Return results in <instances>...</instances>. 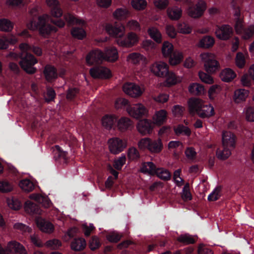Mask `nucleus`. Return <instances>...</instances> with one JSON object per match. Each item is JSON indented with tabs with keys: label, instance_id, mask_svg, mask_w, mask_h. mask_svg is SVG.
Returning a JSON list of instances; mask_svg holds the SVG:
<instances>
[{
	"label": "nucleus",
	"instance_id": "obj_36",
	"mask_svg": "<svg viewBox=\"0 0 254 254\" xmlns=\"http://www.w3.org/2000/svg\"><path fill=\"white\" fill-rule=\"evenodd\" d=\"M141 171L143 173H148L150 175L156 174L158 169L152 162L144 163L141 168Z\"/></svg>",
	"mask_w": 254,
	"mask_h": 254
},
{
	"label": "nucleus",
	"instance_id": "obj_31",
	"mask_svg": "<svg viewBox=\"0 0 254 254\" xmlns=\"http://www.w3.org/2000/svg\"><path fill=\"white\" fill-rule=\"evenodd\" d=\"M249 91L244 89H238L234 92V99L235 102L240 103L245 100L249 95Z\"/></svg>",
	"mask_w": 254,
	"mask_h": 254
},
{
	"label": "nucleus",
	"instance_id": "obj_40",
	"mask_svg": "<svg viewBox=\"0 0 254 254\" xmlns=\"http://www.w3.org/2000/svg\"><path fill=\"white\" fill-rule=\"evenodd\" d=\"M177 241L185 245L193 244L196 242L195 239L189 234L181 235L177 238Z\"/></svg>",
	"mask_w": 254,
	"mask_h": 254
},
{
	"label": "nucleus",
	"instance_id": "obj_62",
	"mask_svg": "<svg viewBox=\"0 0 254 254\" xmlns=\"http://www.w3.org/2000/svg\"><path fill=\"white\" fill-rule=\"evenodd\" d=\"M78 93V90L76 88H69L67 91L66 98L68 100H72Z\"/></svg>",
	"mask_w": 254,
	"mask_h": 254
},
{
	"label": "nucleus",
	"instance_id": "obj_37",
	"mask_svg": "<svg viewBox=\"0 0 254 254\" xmlns=\"http://www.w3.org/2000/svg\"><path fill=\"white\" fill-rule=\"evenodd\" d=\"M116 118L112 115H105L102 120V125L107 129H110L112 128L116 122Z\"/></svg>",
	"mask_w": 254,
	"mask_h": 254
},
{
	"label": "nucleus",
	"instance_id": "obj_63",
	"mask_svg": "<svg viewBox=\"0 0 254 254\" xmlns=\"http://www.w3.org/2000/svg\"><path fill=\"white\" fill-rule=\"evenodd\" d=\"M198 254H213L211 249L203 244H200L198 247Z\"/></svg>",
	"mask_w": 254,
	"mask_h": 254
},
{
	"label": "nucleus",
	"instance_id": "obj_27",
	"mask_svg": "<svg viewBox=\"0 0 254 254\" xmlns=\"http://www.w3.org/2000/svg\"><path fill=\"white\" fill-rule=\"evenodd\" d=\"M169 58V63L172 65H176L180 64L183 60V54L181 52L176 50Z\"/></svg>",
	"mask_w": 254,
	"mask_h": 254
},
{
	"label": "nucleus",
	"instance_id": "obj_24",
	"mask_svg": "<svg viewBox=\"0 0 254 254\" xmlns=\"http://www.w3.org/2000/svg\"><path fill=\"white\" fill-rule=\"evenodd\" d=\"M86 246V241L82 238H74L70 244L71 249L77 252L83 250Z\"/></svg>",
	"mask_w": 254,
	"mask_h": 254
},
{
	"label": "nucleus",
	"instance_id": "obj_3",
	"mask_svg": "<svg viewBox=\"0 0 254 254\" xmlns=\"http://www.w3.org/2000/svg\"><path fill=\"white\" fill-rule=\"evenodd\" d=\"M200 57L204 64L205 70L207 73L202 71H199V78L205 83L212 84L214 82L213 79L208 73H214L219 71L220 69V64L213 54L204 53L200 55Z\"/></svg>",
	"mask_w": 254,
	"mask_h": 254
},
{
	"label": "nucleus",
	"instance_id": "obj_61",
	"mask_svg": "<svg viewBox=\"0 0 254 254\" xmlns=\"http://www.w3.org/2000/svg\"><path fill=\"white\" fill-rule=\"evenodd\" d=\"M129 106V102L127 100L124 98L118 99L115 102V107L116 108H122Z\"/></svg>",
	"mask_w": 254,
	"mask_h": 254
},
{
	"label": "nucleus",
	"instance_id": "obj_1",
	"mask_svg": "<svg viewBox=\"0 0 254 254\" xmlns=\"http://www.w3.org/2000/svg\"><path fill=\"white\" fill-rule=\"evenodd\" d=\"M46 2L50 14L53 17L58 18L51 20V22L55 26L59 28H63L65 26V21L69 25L83 24V21L76 18L74 15L69 13H66L64 15V20L61 19V17L63 15V11L58 0H46Z\"/></svg>",
	"mask_w": 254,
	"mask_h": 254
},
{
	"label": "nucleus",
	"instance_id": "obj_13",
	"mask_svg": "<svg viewBox=\"0 0 254 254\" xmlns=\"http://www.w3.org/2000/svg\"><path fill=\"white\" fill-rule=\"evenodd\" d=\"M233 28L228 24L217 25L215 30V35L217 38L221 40H227L233 35Z\"/></svg>",
	"mask_w": 254,
	"mask_h": 254
},
{
	"label": "nucleus",
	"instance_id": "obj_20",
	"mask_svg": "<svg viewBox=\"0 0 254 254\" xmlns=\"http://www.w3.org/2000/svg\"><path fill=\"white\" fill-rule=\"evenodd\" d=\"M132 127L133 123L128 118L122 117L118 121L117 127L118 129L122 131L130 129Z\"/></svg>",
	"mask_w": 254,
	"mask_h": 254
},
{
	"label": "nucleus",
	"instance_id": "obj_23",
	"mask_svg": "<svg viewBox=\"0 0 254 254\" xmlns=\"http://www.w3.org/2000/svg\"><path fill=\"white\" fill-rule=\"evenodd\" d=\"M167 13L170 19L178 20L182 15V10L178 6L169 7L167 10Z\"/></svg>",
	"mask_w": 254,
	"mask_h": 254
},
{
	"label": "nucleus",
	"instance_id": "obj_35",
	"mask_svg": "<svg viewBox=\"0 0 254 254\" xmlns=\"http://www.w3.org/2000/svg\"><path fill=\"white\" fill-rule=\"evenodd\" d=\"M72 36L78 40H83L86 36L85 30L82 27H74L71 30Z\"/></svg>",
	"mask_w": 254,
	"mask_h": 254
},
{
	"label": "nucleus",
	"instance_id": "obj_17",
	"mask_svg": "<svg viewBox=\"0 0 254 254\" xmlns=\"http://www.w3.org/2000/svg\"><path fill=\"white\" fill-rule=\"evenodd\" d=\"M168 64L162 62L153 64L150 67L151 72L159 77H164V75L168 73Z\"/></svg>",
	"mask_w": 254,
	"mask_h": 254
},
{
	"label": "nucleus",
	"instance_id": "obj_2",
	"mask_svg": "<svg viewBox=\"0 0 254 254\" xmlns=\"http://www.w3.org/2000/svg\"><path fill=\"white\" fill-rule=\"evenodd\" d=\"M105 30L110 36L117 38V42L119 46L129 48L138 42V36L134 33L130 32L127 36L124 37L125 28L121 23H115L114 24L107 23Z\"/></svg>",
	"mask_w": 254,
	"mask_h": 254
},
{
	"label": "nucleus",
	"instance_id": "obj_39",
	"mask_svg": "<svg viewBox=\"0 0 254 254\" xmlns=\"http://www.w3.org/2000/svg\"><path fill=\"white\" fill-rule=\"evenodd\" d=\"M19 187L26 192L32 191L35 188L33 183L29 179H24L19 183Z\"/></svg>",
	"mask_w": 254,
	"mask_h": 254
},
{
	"label": "nucleus",
	"instance_id": "obj_55",
	"mask_svg": "<svg viewBox=\"0 0 254 254\" xmlns=\"http://www.w3.org/2000/svg\"><path fill=\"white\" fill-rule=\"evenodd\" d=\"M236 64L237 66L239 68H241L244 67L246 64V60L243 53L239 52L237 54L236 57Z\"/></svg>",
	"mask_w": 254,
	"mask_h": 254
},
{
	"label": "nucleus",
	"instance_id": "obj_51",
	"mask_svg": "<svg viewBox=\"0 0 254 254\" xmlns=\"http://www.w3.org/2000/svg\"><path fill=\"white\" fill-rule=\"evenodd\" d=\"M172 111L176 117L180 118L183 116L185 109L181 105H176L173 107Z\"/></svg>",
	"mask_w": 254,
	"mask_h": 254
},
{
	"label": "nucleus",
	"instance_id": "obj_10",
	"mask_svg": "<svg viewBox=\"0 0 254 254\" xmlns=\"http://www.w3.org/2000/svg\"><path fill=\"white\" fill-rule=\"evenodd\" d=\"M207 8L205 1L199 0L195 4L190 5L188 8V14L192 18L197 19L201 17Z\"/></svg>",
	"mask_w": 254,
	"mask_h": 254
},
{
	"label": "nucleus",
	"instance_id": "obj_33",
	"mask_svg": "<svg viewBox=\"0 0 254 254\" xmlns=\"http://www.w3.org/2000/svg\"><path fill=\"white\" fill-rule=\"evenodd\" d=\"M235 29L236 30H242V23L244 22L243 18L241 16V10L239 7L235 8Z\"/></svg>",
	"mask_w": 254,
	"mask_h": 254
},
{
	"label": "nucleus",
	"instance_id": "obj_21",
	"mask_svg": "<svg viewBox=\"0 0 254 254\" xmlns=\"http://www.w3.org/2000/svg\"><path fill=\"white\" fill-rule=\"evenodd\" d=\"M215 41L213 37L208 35L204 36L199 41L198 46L203 49H209L213 47Z\"/></svg>",
	"mask_w": 254,
	"mask_h": 254
},
{
	"label": "nucleus",
	"instance_id": "obj_50",
	"mask_svg": "<svg viewBox=\"0 0 254 254\" xmlns=\"http://www.w3.org/2000/svg\"><path fill=\"white\" fill-rule=\"evenodd\" d=\"M221 190V188L220 187H218L215 188L213 191L208 196V200L209 201H216L218 200L220 196V192Z\"/></svg>",
	"mask_w": 254,
	"mask_h": 254
},
{
	"label": "nucleus",
	"instance_id": "obj_60",
	"mask_svg": "<svg viewBox=\"0 0 254 254\" xmlns=\"http://www.w3.org/2000/svg\"><path fill=\"white\" fill-rule=\"evenodd\" d=\"M186 157L190 160H194L196 155V152L193 147H187L185 152Z\"/></svg>",
	"mask_w": 254,
	"mask_h": 254
},
{
	"label": "nucleus",
	"instance_id": "obj_45",
	"mask_svg": "<svg viewBox=\"0 0 254 254\" xmlns=\"http://www.w3.org/2000/svg\"><path fill=\"white\" fill-rule=\"evenodd\" d=\"M7 203L9 207L15 210H19L22 206L21 202L14 197H12L11 199H8Z\"/></svg>",
	"mask_w": 254,
	"mask_h": 254
},
{
	"label": "nucleus",
	"instance_id": "obj_56",
	"mask_svg": "<svg viewBox=\"0 0 254 254\" xmlns=\"http://www.w3.org/2000/svg\"><path fill=\"white\" fill-rule=\"evenodd\" d=\"M127 26L130 30L133 31H139L141 29L140 24L135 20L128 21Z\"/></svg>",
	"mask_w": 254,
	"mask_h": 254
},
{
	"label": "nucleus",
	"instance_id": "obj_5",
	"mask_svg": "<svg viewBox=\"0 0 254 254\" xmlns=\"http://www.w3.org/2000/svg\"><path fill=\"white\" fill-rule=\"evenodd\" d=\"M188 106L190 114L196 113L202 119L209 118L215 114L214 109L211 104L205 105L199 99H190L188 101Z\"/></svg>",
	"mask_w": 254,
	"mask_h": 254
},
{
	"label": "nucleus",
	"instance_id": "obj_9",
	"mask_svg": "<svg viewBox=\"0 0 254 254\" xmlns=\"http://www.w3.org/2000/svg\"><path fill=\"white\" fill-rule=\"evenodd\" d=\"M138 146L140 149H147L152 153H159L163 148L162 141L159 138L154 140L149 138H142L138 142Z\"/></svg>",
	"mask_w": 254,
	"mask_h": 254
},
{
	"label": "nucleus",
	"instance_id": "obj_7",
	"mask_svg": "<svg viewBox=\"0 0 254 254\" xmlns=\"http://www.w3.org/2000/svg\"><path fill=\"white\" fill-rule=\"evenodd\" d=\"M235 135L230 131H224L222 133V146L217 149L218 158L225 160L231 154L230 148H234L236 142Z\"/></svg>",
	"mask_w": 254,
	"mask_h": 254
},
{
	"label": "nucleus",
	"instance_id": "obj_18",
	"mask_svg": "<svg viewBox=\"0 0 254 254\" xmlns=\"http://www.w3.org/2000/svg\"><path fill=\"white\" fill-rule=\"evenodd\" d=\"M43 73L46 80L48 82L55 81L58 77L57 69L54 65L48 64L44 67Z\"/></svg>",
	"mask_w": 254,
	"mask_h": 254
},
{
	"label": "nucleus",
	"instance_id": "obj_14",
	"mask_svg": "<svg viewBox=\"0 0 254 254\" xmlns=\"http://www.w3.org/2000/svg\"><path fill=\"white\" fill-rule=\"evenodd\" d=\"M129 114L135 119H139L147 114V110L144 105L137 104L128 108Z\"/></svg>",
	"mask_w": 254,
	"mask_h": 254
},
{
	"label": "nucleus",
	"instance_id": "obj_42",
	"mask_svg": "<svg viewBox=\"0 0 254 254\" xmlns=\"http://www.w3.org/2000/svg\"><path fill=\"white\" fill-rule=\"evenodd\" d=\"M189 90L191 93L199 95L203 93L204 87L200 84L193 83L190 85Z\"/></svg>",
	"mask_w": 254,
	"mask_h": 254
},
{
	"label": "nucleus",
	"instance_id": "obj_19",
	"mask_svg": "<svg viewBox=\"0 0 254 254\" xmlns=\"http://www.w3.org/2000/svg\"><path fill=\"white\" fill-rule=\"evenodd\" d=\"M90 73L94 78H109L112 76L110 70L107 68L93 67L90 69Z\"/></svg>",
	"mask_w": 254,
	"mask_h": 254
},
{
	"label": "nucleus",
	"instance_id": "obj_22",
	"mask_svg": "<svg viewBox=\"0 0 254 254\" xmlns=\"http://www.w3.org/2000/svg\"><path fill=\"white\" fill-rule=\"evenodd\" d=\"M167 118V112L165 110L157 111L153 117V123L157 126H161L165 123Z\"/></svg>",
	"mask_w": 254,
	"mask_h": 254
},
{
	"label": "nucleus",
	"instance_id": "obj_32",
	"mask_svg": "<svg viewBox=\"0 0 254 254\" xmlns=\"http://www.w3.org/2000/svg\"><path fill=\"white\" fill-rule=\"evenodd\" d=\"M236 76L235 72L230 68H225L220 73L221 79L225 82H230Z\"/></svg>",
	"mask_w": 254,
	"mask_h": 254
},
{
	"label": "nucleus",
	"instance_id": "obj_46",
	"mask_svg": "<svg viewBox=\"0 0 254 254\" xmlns=\"http://www.w3.org/2000/svg\"><path fill=\"white\" fill-rule=\"evenodd\" d=\"M129 60L135 64H137L140 63V61H144L145 58L144 56L139 53H132L128 56Z\"/></svg>",
	"mask_w": 254,
	"mask_h": 254
},
{
	"label": "nucleus",
	"instance_id": "obj_44",
	"mask_svg": "<svg viewBox=\"0 0 254 254\" xmlns=\"http://www.w3.org/2000/svg\"><path fill=\"white\" fill-rule=\"evenodd\" d=\"M177 29L179 33L189 34L191 31V27L186 22L180 21L177 24Z\"/></svg>",
	"mask_w": 254,
	"mask_h": 254
},
{
	"label": "nucleus",
	"instance_id": "obj_54",
	"mask_svg": "<svg viewBox=\"0 0 254 254\" xmlns=\"http://www.w3.org/2000/svg\"><path fill=\"white\" fill-rule=\"evenodd\" d=\"M156 174L158 177L164 181L169 180L171 178V173L167 170H158Z\"/></svg>",
	"mask_w": 254,
	"mask_h": 254
},
{
	"label": "nucleus",
	"instance_id": "obj_57",
	"mask_svg": "<svg viewBox=\"0 0 254 254\" xmlns=\"http://www.w3.org/2000/svg\"><path fill=\"white\" fill-rule=\"evenodd\" d=\"M122 237V236L119 233L113 232L107 236V239L111 243H117L120 241Z\"/></svg>",
	"mask_w": 254,
	"mask_h": 254
},
{
	"label": "nucleus",
	"instance_id": "obj_8",
	"mask_svg": "<svg viewBox=\"0 0 254 254\" xmlns=\"http://www.w3.org/2000/svg\"><path fill=\"white\" fill-rule=\"evenodd\" d=\"M19 48L24 53L21 57L19 64L21 67L27 73L33 74L36 72L37 69L34 65L37 63V59L31 54L25 52L29 48V45L26 43H21Z\"/></svg>",
	"mask_w": 254,
	"mask_h": 254
},
{
	"label": "nucleus",
	"instance_id": "obj_41",
	"mask_svg": "<svg viewBox=\"0 0 254 254\" xmlns=\"http://www.w3.org/2000/svg\"><path fill=\"white\" fill-rule=\"evenodd\" d=\"M30 198L42 204L45 207H48L51 202L47 197H44L40 194H32L30 195Z\"/></svg>",
	"mask_w": 254,
	"mask_h": 254
},
{
	"label": "nucleus",
	"instance_id": "obj_52",
	"mask_svg": "<svg viewBox=\"0 0 254 254\" xmlns=\"http://www.w3.org/2000/svg\"><path fill=\"white\" fill-rule=\"evenodd\" d=\"M126 161V158L125 155L120 157L118 159L115 160L113 163L114 167L117 170H121Z\"/></svg>",
	"mask_w": 254,
	"mask_h": 254
},
{
	"label": "nucleus",
	"instance_id": "obj_53",
	"mask_svg": "<svg viewBox=\"0 0 254 254\" xmlns=\"http://www.w3.org/2000/svg\"><path fill=\"white\" fill-rule=\"evenodd\" d=\"M183 199L185 200H190L192 198V196L190 190V186L189 184H186L183 188V192L182 194Z\"/></svg>",
	"mask_w": 254,
	"mask_h": 254
},
{
	"label": "nucleus",
	"instance_id": "obj_28",
	"mask_svg": "<svg viewBox=\"0 0 254 254\" xmlns=\"http://www.w3.org/2000/svg\"><path fill=\"white\" fill-rule=\"evenodd\" d=\"M37 223L40 229L44 232L51 233L54 231V226L50 222L42 219L40 221H37Z\"/></svg>",
	"mask_w": 254,
	"mask_h": 254
},
{
	"label": "nucleus",
	"instance_id": "obj_12",
	"mask_svg": "<svg viewBox=\"0 0 254 254\" xmlns=\"http://www.w3.org/2000/svg\"><path fill=\"white\" fill-rule=\"evenodd\" d=\"M12 252L16 254H26L25 248L18 242H9L6 248H3L0 244V254H9Z\"/></svg>",
	"mask_w": 254,
	"mask_h": 254
},
{
	"label": "nucleus",
	"instance_id": "obj_26",
	"mask_svg": "<svg viewBox=\"0 0 254 254\" xmlns=\"http://www.w3.org/2000/svg\"><path fill=\"white\" fill-rule=\"evenodd\" d=\"M129 11L126 7L118 8L113 13V17L119 20H125L129 16Z\"/></svg>",
	"mask_w": 254,
	"mask_h": 254
},
{
	"label": "nucleus",
	"instance_id": "obj_59",
	"mask_svg": "<svg viewBox=\"0 0 254 254\" xmlns=\"http://www.w3.org/2000/svg\"><path fill=\"white\" fill-rule=\"evenodd\" d=\"M155 6L160 10L165 9L169 4L168 0H155L154 1Z\"/></svg>",
	"mask_w": 254,
	"mask_h": 254
},
{
	"label": "nucleus",
	"instance_id": "obj_4",
	"mask_svg": "<svg viewBox=\"0 0 254 254\" xmlns=\"http://www.w3.org/2000/svg\"><path fill=\"white\" fill-rule=\"evenodd\" d=\"M118 59V52L116 48L108 47L103 52L99 49H95L90 51L86 57V62L88 65L99 64L103 60L115 62Z\"/></svg>",
	"mask_w": 254,
	"mask_h": 254
},
{
	"label": "nucleus",
	"instance_id": "obj_48",
	"mask_svg": "<svg viewBox=\"0 0 254 254\" xmlns=\"http://www.w3.org/2000/svg\"><path fill=\"white\" fill-rule=\"evenodd\" d=\"M174 131L177 135H181L183 133L187 136H190L191 133L190 129L183 125H180L174 128Z\"/></svg>",
	"mask_w": 254,
	"mask_h": 254
},
{
	"label": "nucleus",
	"instance_id": "obj_16",
	"mask_svg": "<svg viewBox=\"0 0 254 254\" xmlns=\"http://www.w3.org/2000/svg\"><path fill=\"white\" fill-rule=\"evenodd\" d=\"M154 124L148 119H143L139 121L137 125L138 131L142 135L150 134L153 129Z\"/></svg>",
	"mask_w": 254,
	"mask_h": 254
},
{
	"label": "nucleus",
	"instance_id": "obj_58",
	"mask_svg": "<svg viewBox=\"0 0 254 254\" xmlns=\"http://www.w3.org/2000/svg\"><path fill=\"white\" fill-rule=\"evenodd\" d=\"M12 190L11 184L6 181H0V191L2 192H7Z\"/></svg>",
	"mask_w": 254,
	"mask_h": 254
},
{
	"label": "nucleus",
	"instance_id": "obj_30",
	"mask_svg": "<svg viewBox=\"0 0 254 254\" xmlns=\"http://www.w3.org/2000/svg\"><path fill=\"white\" fill-rule=\"evenodd\" d=\"M148 34L151 39L157 43H161L162 41V36L160 31L156 28L151 27L148 29Z\"/></svg>",
	"mask_w": 254,
	"mask_h": 254
},
{
	"label": "nucleus",
	"instance_id": "obj_29",
	"mask_svg": "<svg viewBox=\"0 0 254 254\" xmlns=\"http://www.w3.org/2000/svg\"><path fill=\"white\" fill-rule=\"evenodd\" d=\"M14 27L13 23L7 18L0 19V31L5 32H11Z\"/></svg>",
	"mask_w": 254,
	"mask_h": 254
},
{
	"label": "nucleus",
	"instance_id": "obj_25",
	"mask_svg": "<svg viewBox=\"0 0 254 254\" xmlns=\"http://www.w3.org/2000/svg\"><path fill=\"white\" fill-rule=\"evenodd\" d=\"M236 31L238 34H241L244 39L247 40L252 37L254 35V25H251L247 27H244L243 23L242 30L240 31L236 30Z\"/></svg>",
	"mask_w": 254,
	"mask_h": 254
},
{
	"label": "nucleus",
	"instance_id": "obj_6",
	"mask_svg": "<svg viewBox=\"0 0 254 254\" xmlns=\"http://www.w3.org/2000/svg\"><path fill=\"white\" fill-rule=\"evenodd\" d=\"M49 16L43 14L38 17H33L28 24V27L31 30H39L40 33L43 36L49 35L52 33H55L58 29L55 26L48 23Z\"/></svg>",
	"mask_w": 254,
	"mask_h": 254
},
{
	"label": "nucleus",
	"instance_id": "obj_64",
	"mask_svg": "<svg viewBox=\"0 0 254 254\" xmlns=\"http://www.w3.org/2000/svg\"><path fill=\"white\" fill-rule=\"evenodd\" d=\"M246 119L249 122H254V109L248 107L246 111Z\"/></svg>",
	"mask_w": 254,
	"mask_h": 254
},
{
	"label": "nucleus",
	"instance_id": "obj_38",
	"mask_svg": "<svg viewBox=\"0 0 254 254\" xmlns=\"http://www.w3.org/2000/svg\"><path fill=\"white\" fill-rule=\"evenodd\" d=\"M249 72L250 77L247 75H244L241 78L242 84L245 86L248 87L251 85L250 78L254 80V64L251 65Z\"/></svg>",
	"mask_w": 254,
	"mask_h": 254
},
{
	"label": "nucleus",
	"instance_id": "obj_15",
	"mask_svg": "<svg viewBox=\"0 0 254 254\" xmlns=\"http://www.w3.org/2000/svg\"><path fill=\"white\" fill-rule=\"evenodd\" d=\"M124 92L132 97H138L141 95L143 90L140 87L133 83L125 84L123 86Z\"/></svg>",
	"mask_w": 254,
	"mask_h": 254
},
{
	"label": "nucleus",
	"instance_id": "obj_11",
	"mask_svg": "<svg viewBox=\"0 0 254 254\" xmlns=\"http://www.w3.org/2000/svg\"><path fill=\"white\" fill-rule=\"evenodd\" d=\"M109 148L111 153L118 154L126 148L127 141L119 137H113L108 140Z\"/></svg>",
	"mask_w": 254,
	"mask_h": 254
},
{
	"label": "nucleus",
	"instance_id": "obj_47",
	"mask_svg": "<svg viewBox=\"0 0 254 254\" xmlns=\"http://www.w3.org/2000/svg\"><path fill=\"white\" fill-rule=\"evenodd\" d=\"M168 73L164 75V77H166V83L168 86H171L177 83V78L176 75L169 70Z\"/></svg>",
	"mask_w": 254,
	"mask_h": 254
},
{
	"label": "nucleus",
	"instance_id": "obj_43",
	"mask_svg": "<svg viewBox=\"0 0 254 254\" xmlns=\"http://www.w3.org/2000/svg\"><path fill=\"white\" fill-rule=\"evenodd\" d=\"M24 207L27 212L33 214H37L39 211L38 206L35 203L27 200L25 202Z\"/></svg>",
	"mask_w": 254,
	"mask_h": 254
},
{
	"label": "nucleus",
	"instance_id": "obj_49",
	"mask_svg": "<svg viewBox=\"0 0 254 254\" xmlns=\"http://www.w3.org/2000/svg\"><path fill=\"white\" fill-rule=\"evenodd\" d=\"M132 6L136 10H142L145 8L147 2L145 0H132Z\"/></svg>",
	"mask_w": 254,
	"mask_h": 254
},
{
	"label": "nucleus",
	"instance_id": "obj_34",
	"mask_svg": "<svg viewBox=\"0 0 254 254\" xmlns=\"http://www.w3.org/2000/svg\"><path fill=\"white\" fill-rule=\"evenodd\" d=\"M175 50L173 45L171 43L165 41L163 43L161 51L164 57L168 58Z\"/></svg>",
	"mask_w": 254,
	"mask_h": 254
}]
</instances>
